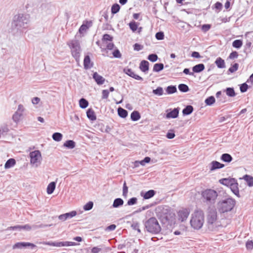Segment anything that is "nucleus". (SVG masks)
Returning <instances> with one entry per match:
<instances>
[{
	"mask_svg": "<svg viewBox=\"0 0 253 253\" xmlns=\"http://www.w3.org/2000/svg\"><path fill=\"white\" fill-rule=\"evenodd\" d=\"M128 25L129 28L133 32H135L138 29V24L134 21H132L130 22H129Z\"/></svg>",
	"mask_w": 253,
	"mask_h": 253,
	"instance_id": "42",
	"label": "nucleus"
},
{
	"mask_svg": "<svg viewBox=\"0 0 253 253\" xmlns=\"http://www.w3.org/2000/svg\"><path fill=\"white\" fill-rule=\"evenodd\" d=\"M139 69L144 73L147 72L149 69V62L144 60L141 61L139 64Z\"/></svg>",
	"mask_w": 253,
	"mask_h": 253,
	"instance_id": "19",
	"label": "nucleus"
},
{
	"mask_svg": "<svg viewBox=\"0 0 253 253\" xmlns=\"http://www.w3.org/2000/svg\"><path fill=\"white\" fill-rule=\"evenodd\" d=\"M56 187V182H51L47 186L46 192L48 194H51L54 191Z\"/></svg>",
	"mask_w": 253,
	"mask_h": 253,
	"instance_id": "28",
	"label": "nucleus"
},
{
	"mask_svg": "<svg viewBox=\"0 0 253 253\" xmlns=\"http://www.w3.org/2000/svg\"><path fill=\"white\" fill-rule=\"evenodd\" d=\"M0 130L1 131L2 135H4L9 131V128L7 126H3L0 128Z\"/></svg>",
	"mask_w": 253,
	"mask_h": 253,
	"instance_id": "58",
	"label": "nucleus"
},
{
	"mask_svg": "<svg viewBox=\"0 0 253 253\" xmlns=\"http://www.w3.org/2000/svg\"><path fill=\"white\" fill-rule=\"evenodd\" d=\"M84 68L87 70L91 68L93 66V62H91L90 58L89 55H85L84 60Z\"/></svg>",
	"mask_w": 253,
	"mask_h": 253,
	"instance_id": "18",
	"label": "nucleus"
},
{
	"mask_svg": "<svg viewBox=\"0 0 253 253\" xmlns=\"http://www.w3.org/2000/svg\"><path fill=\"white\" fill-rule=\"evenodd\" d=\"M203 202L209 206L214 205L218 197L217 192L212 189H206L201 193Z\"/></svg>",
	"mask_w": 253,
	"mask_h": 253,
	"instance_id": "3",
	"label": "nucleus"
},
{
	"mask_svg": "<svg viewBox=\"0 0 253 253\" xmlns=\"http://www.w3.org/2000/svg\"><path fill=\"white\" fill-rule=\"evenodd\" d=\"M178 89L182 92H187L189 90L188 86L184 84H180L178 86Z\"/></svg>",
	"mask_w": 253,
	"mask_h": 253,
	"instance_id": "38",
	"label": "nucleus"
},
{
	"mask_svg": "<svg viewBox=\"0 0 253 253\" xmlns=\"http://www.w3.org/2000/svg\"><path fill=\"white\" fill-rule=\"evenodd\" d=\"M226 95L229 97H234L236 95V93L233 87H227L225 90Z\"/></svg>",
	"mask_w": 253,
	"mask_h": 253,
	"instance_id": "35",
	"label": "nucleus"
},
{
	"mask_svg": "<svg viewBox=\"0 0 253 253\" xmlns=\"http://www.w3.org/2000/svg\"><path fill=\"white\" fill-rule=\"evenodd\" d=\"M204 222V213L201 210L194 211L192 214L190 224L195 229H200L202 228Z\"/></svg>",
	"mask_w": 253,
	"mask_h": 253,
	"instance_id": "4",
	"label": "nucleus"
},
{
	"mask_svg": "<svg viewBox=\"0 0 253 253\" xmlns=\"http://www.w3.org/2000/svg\"><path fill=\"white\" fill-rule=\"evenodd\" d=\"M16 164V161L13 158H10L8 159L4 165V168L5 169H10L14 167Z\"/></svg>",
	"mask_w": 253,
	"mask_h": 253,
	"instance_id": "24",
	"label": "nucleus"
},
{
	"mask_svg": "<svg viewBox=\"0 0 253 253\" xmlns=\"http://www.w3.org/2000/svg\"><path fill=\"white\" fill-rule=\"evenodd\" d=\"M22 116V114L21 113L18 112V111H16L13 115L12 119L13 121L15 123H18L19 122L21 117Z\"/></svg>",
	"mask_w": 253,
	"mask_h": 253,
	"instance_id": "43",
	"label": "nucleus"
},
{
	"mask_svg": "<svg viewBox=\"0 0 253 253\" xmlns=\"http://www.w3.org/2000/svg\"><path fill=\"white\" fill-rule=\"evenodd\" d=\"M243 45V41L241 40H236L232 42V46L236 48H240Z\"/></svg>",
	"mask_w": 253,
	"mask_h": 253,
	"instance_id": "41",
	"label": "nucleus"
},
{
	"mask_svg": "<svg viewBox=\"0 0 253 253\" xmlns=\"http://www.w3.org/2000/svg\"><path fill=\"white\" fill-rule=\"evenodd\" d=\"M141 118L140 113L137 111H133L130 115L131 120L133 121H137Z\"/></svg>",
	"mask_w": 253,
	"mask_h": 253,
	"instance_id": "33",
	"label": "nucleus"
},
{
	"mask_svg": "<svg viewBox=\"0 0 253 253\" xmlns=\"http://www.w3.org/2000/svg\"><path fill=\"white\" fill-rule=\"evenodd\" d=\"M63 137V135L60 132H55L52 134V139L57 142H59L61 140Z\"/></svg>",
	"mask_w": 253,
	"mask_h": 253,
	"instance_id": "40",
	"label": "nucleus"
},
{
	"mask_svg": "<svg viewBox=\"0 0 253 253\" xmlns=\"http://www.w3.org/2000/svg\"><path fill=\"white\" fill-rule=\"evenodd\" d=\"M31 163L38 166L41 162V154L40 151L36 150L30 153Z\"/></svg>",
	"mask_w": 253,
	"mask_h": 253,
	"instance_id": "9",
	"label": "nucleus"
},
{
	"mask_svg": "<svg viewBox=\"0 0 253 253\" xmlns=\"http://www.w3.org/2000/svg\"><path fill=\"white\" fill-rule=\"evenodd\" d=\"M230 188L231 191L238 198L241 197L238 188L237 180L235 179L234 182L230 186Z\"/></svg>",
	"mask_w": 253,
	"mask_h": 253,
	"instance_id": "17",
	"label": "nucleus"
},
{
	"mask_svg": "<svg viewBox=\"0 0 253 253\" xmlns=\"http://www.w3.org/2000/svg\"><path fill=\"white\" fill-rule=\"evenodd\" d=\"M211 171H213L217 169L223 168L224 167V165L221 164L216 161H213L211 163Z\"/></svg>",
	"mask_w": 253,
	"mask_h": 253,
	"instance_id": "20",
	"label": "nucleus"
},
{
	"mask_svg": "<svg viewBox=\"0 0 253 253\" xmlns=\"http://www.w3.org/2000/svg\"><path fill=\"white\" fill-rule=\"evenodd\" d=\"M205 69V65L203 63L196 65L192 68V71L194 73H200Z\"/></svg>",
	"mask_w": 253,
	"mask_h": 253,
	"instance_id": "23",
	"label": "nucleus"
},
{
	"mask_svg": "<svg viewBox=\"0 0 253 253\" xmlns=\"http://www.w3.org/2000/svg\"><path fill=\"white\" fill-rule=\"evenodd\" d=\"M215 64L218 68H224L225 67V62L223 59L221 57H218L216 58Z\"/></svg>",
	"mask_w": 253,
	"mask_h": 253,
	"instance_id": "27",
	"label": "nucleus"
},
{
	"mask_svg": "<svg viewBox=\"0 0 253 253\" xmlns=\"http://www.w3.org/2000/svg\"><path fill=\"white\" fill-rule=\"evenodd\" d=\"M118 114L121 118H126L127 116L128 112L126 110L121 107H119L118 109Z\"/></svg>",
	"mask_w": 253,
	"mask_h": 253,
	"instance_id": "30",
	"label": "nucleus"
},
{
	"mask_svg": "<svg viewBox=\"0 0 253 253\" xmlns=\"http://www.w3.org/2000/svg\"><path fill=\"white\" fill-rule=\"evenodd\" d=\"M133 47L134 50L138 51L143 49V46L140 44L139 43H135L134 44H133Z\"/></svg>",
	"mask_w": 253,
	"mask_h": 253,
	"instance_id": "60",
	"label": "nucleus"
},
{
	"mask_svg": "<svg viewBox=\"0 0 253 253\" xmlns=\"http://www.w3.org/2000/svg\"><path fill=\"white\" fill-rule=\"evenodd\" d=\"M249 86L246 83L241 84L240 86V89L242 93L246 92Z\"/></svg>",
	"mask_w": 253,
	"mask_h": 253,
	"instance_id": "54",
	"label": "nucleus"
},
{
	"mask_svg": "<svg viewBox=\"0 0 253 253\" xmlns=\"http://www.w3.org/2000/svg\"><path fill=\"white\" fill-rule=\"evenodd\" d=\"M88 105V101L85 98H82L79 100V106L82 109L86 108Z\"/></svg>",
	"mask_w": 253,
	"mask_h": 253,
	"instance_id": "37",
	"label": "nucleus"
},
{
	"mask_svg": "<svg viewBox=\"0 0 253 253\" xmlns=\"http://www.w3.org/2000/svg\"><path fill=\"white\" fill-rule=\"evenodd\" d=\"M124 201L120 198H116L114 200L112 207L114 208H118L123 206L124 204Z\"/></svg>",
	"mask_w": 253,
	"mask_h": 253,
	"instance_id": "26",
	"label": "nucleus"
},
{
	"mask_svg": "<svg viewBox=\"0 0 253 253\" xmlns=\"http://www.w3.org/2000/svg\"><path fill=\"white\" fill-rule=\"evenodd\" d=\"M86 116L87 118L92 121L96 119V116L95 114L94 110L92 108H89L86 111Z\"/></svg>",
	"mask_w": 253,
	"mask_h": 253,
	"instance_id": "22",
	"label": "nucleus"
},
{
	"mask_svg": "<svg viewBox=\"0 0 253 253\" xmlns=\"http://www.w3.org/2000/svg\"><path fill=\"white\" fill-rule=\"evenodd\" d=\"M113 56L115 58H120L121 57V53H120V51L118 49H116L113 52Z\"/></svg>",
	"mask_w": 253,
	"mask_h": 253,
	"instance_id": "61",
	"label": "nucleus"
},
{
	"mask_svg": "<svg viewBox=\"0 0 253 253\" xmlns=\"http://www.w3.org/2000/svg\"><path fill=\"white\" fill-rule=\"evenodd\" d=\"M120 9V6L118 3L114 4L111 7V13L113 14L118 13Z\"/></svg>",
	"mask_w": 253,
	"mask_h": 253,
	"instance_id": "45",
	"label": "nucleus"
},
{
	"mask_svg": "<svg viewBox=\"0 0 253 253\" xmlns=\"http://www.w3.org/2000/svg\"><path fill=\"white\" fill-rule=\"evenodd\" d=\"M179 114V109L178 108H174L172 110L170 111L169 112H168L166 114V118L168 119L172 118L175 119L178 116Z\"/></svg>",
	"mask_w": 253,
	"mask_h": 253,
	"instance_id": "21",
	"label": "nucleus"
},
{
	"mask_svg": "<svg viewBox=\"0 0 253 253\" xmlns=\"http://www.w3.org/2000/svg\"><path fill=\"white\" fill-rule=\"evenodd\" d=\"M164 33L162 31L157 32L155 35V37L158 40H163L164 39Z\"/></svg>",
	"mask_w": 253,
	"mask_h": 253,
	"instance_id": "57",
	"label": "nucleus"
},
{
	"mask_svg": "<svg viewBox=\"0 0 253 253\" xmlns=\"http://www.w3.org/2000/svg\"><path fill=\"white\" fill-rule=\"evenodd\" d=\"M166 91L168 94H171L177 91V88L175 85H170L166 88Z\"/></svg>",
	"mask_w": 253,
	"mask_h": 253,
	"instance_id": "36",
	"label": "nucleus"
},
{
	"mask_svg": "<svg viewBox=\"0 0 253 253\" xmlns=\"http://www.w3.org/2000/svg\"><path fill=\"white\" fill-rule=\"evenodd\" d=\"M156 193V192L154 190H149L147 192L142 191L140 192V196L143 198L144 199L147 200L152 198Z\"/></svg>",
	"mask_w": 253,
	"mask_h": 253,
	"instance_id": "14",
	"label": "nucleus"
},
{
	"mask_svg": "<svg viewBox=\"0 0 253 253\" xmlns=\"http://www.w3.org/2000/svg\"><path fill=\"white\" fill-rule=\"evenodd\" d=\"M93 203L92 201H89L88 203H87L84 206V211H89L93 208Z\"/></svg>",
	"mask_w": 253,
	"mask_h": 253,
	"instance_id": "49",
	"label": "nucleus"
},
{
	"mask_svg": "<svg viewBox=\"0 0 253 253\" xmlns=\"http://www.w3.org/2000/svg\"><path fill=\"white\" fill-rule=\"evenodd\" d=\"M124 72L129 76V77L138 81H143V79L142 77L137 75L134 73L132 69L128 68H125L124 69Z\"/></svg>",
	"mask_w": 253,
	"mask_h": 253,
	"instance_id": "12",
	"label": "nucleus"
},
{
	"mask_svg": "<svg viewBox=\"0 0 253 253\" xmlns=\"http://www.w3.org/2000/svg\"><path fill=\"white\" fill-rule=\"evenodd\" d=\"M157 216L162 221H168L171 217V209L168 206H160L156 209Z\"/></svg>",
	"mask_w": 253,
	"mask_h": 253,
	"instance_id": "6",
	"label": "nucleus"
},
{
	"mask_svg": "<svg viewBox=\"0 0 253 253\" xmlns=\"http://www.w3.org/2000/svg\"><path fill=\"white\" fill-rule=\"evenodd\" d=\"M63 146L68 149H73L76 146V143L73 140H68L64 143Z\"/></svg>",
	"mask_w": 253,
	"mask_h": 253,
	"instance_id": "34",
	"label": "nucleus"
},
{
	"mask_svg": "<svg viewBox=\"0 0 253 253\" xmlns=\"http://www.w3.org/2000/svg\"><path fill=\"white\" fill-rule=\"evenodd\" d=\"M238 56V52L236 51H232L229 55L228 58L231 59L237 58Z\"/></svg>",
	"mask_w": 253,
	"mask_h": 253,
	"instance_id": "62",
	"label": "nucleus"
},
{
	"mask_svg": "<svg viewBox=\"0 0 253 253\" xmlns=\"http://www.w3.org/2000/svg\"><path fill=\"white\" fill-rule=\"evenodd\" d=\"M215 101V99L214 97L213 96H211L206 99L205 102L207 105L211 106L214 104Z\"/></svg>",
	"mask_w": 253,
	"mask_h": 253,
	"instance_id": "39",
	"label": "nucleus"
},
{
	"mask_svg": "<svg viewBox=\"0 0 253 253\" xmlns=\"http://www.w3.org/2000/svg\"><path fill=\"white\" fill-rule=\"evenodd\" d=\"M128 193V187L126 185V182L125 181L123 187V196L125 198H126Z\"/></svg>",
	"mask_w": 253,
	"mask_h": 253,
	"instance_id": "51",
	"label": "nucleus"
},
{
	"mask_svg": "<svg viewBox=\"0 0 253 253\" xmlns=\"http://www.w3.org/2000/svg\"><path fill=\"white\" fill-rule=\"evenodd\" d=\"M102 99H107L108 97L109 92L107 89H104L102 91Z\"/></svg>",
	"mask_w": 253,
	"mask_h": 253,
	"instance_id": "63",
	"label": "nucleus"
},
{
	"mask_svg": "<svg viewBox=\"0 0 253 253\" xmlns=\"http://www.w3.org/2000/svg\"><path fill=\"white\" fill-rule=\"evenodd\" d=\"M143 223L144 230L148 233L152 234H157L161 231V227L155 217H150Z\"/></svg>",
	"mask_w": 253,
	"mask_h": 253,
	"instance_id": "2",
	"label": "nucleus"
},
{
	"mask_svg": "<svg viewBox=\"0 0 253 253\" xmlns=\"http://www.w3.org/2000/svg\"><path fill=\"white\" fill-rule=\"evenodd\" d=\"M77 212L75 211H73L69 212H67L64 214H61L58 216V219L62 221H64L68 219H70L76 216Z\"/></svg>",
	"mask_w": 253,
	"mask_h": 253,
	"instance_id": "13",
	"label": "nucleus"
},
{
	"mask_svg": "<svg viewBox=\"0 0 253 253\" xmlns=\"http://www.w3.org/2000/svg\"><path fill=\"white\" fill-rule=\"evenodd\" d=\"M158 57L156 54H150L148 55L147 59L151 62H154L156 61Z\"/></svg>",
	"mask_w": 253,
	"mask_h": 253,
	"instance_id": "52",
	"label": "nucleus"
},
{
	"mask_svg": "<svg viewBox=\"0 0 253 253\" xmlns=\"http://www.w3.org/2000/svg\"><path fill=\"white\" fill-rule=\"evenodd\" d=\"M236 204V201L231 197L219 201L217 203L218 211L221 213L230 211L233 210Z\"/></svg>",
	"mask_w": 253,
	"mask_h": 253,
	"instance_id": "5",
	"label": "nucleus"
},
{
	"mask_svg": "<svg viewBox=\"0 0 253 253\" xmlns=\"http://www.w3.org/2000/svg\"><path fill=\"white\" fill-rule=\"evenodd\" d=\"M87 29H88L86 25H85V24L83 23L80 27L79 32L80 33L82 34L83 33V32L86 31Z\"/></svg>",
	"mask_w": 253,
	"mask_h": 253,
	"instance_id": "64",
	"label": "nucleus"
},
{
	"mask_svg": "<svg viewBox=\"0 0 253 253\" xmlns=\"http://www.w3.org/2000/svg\"><path fill=\"white\" fill-rule=\"evenodd\" d=\"M238 67L239 64L237 63H234L232 66H231L229 68L228 72L231 73H234L238 69Z\"/></svg>",
	"mask_w": 253,
	"mask_h": 253,
	"instance_id": "50",
	"label": "nucleus"
},
{
	"mask_svg": "<svg viewBox=\"0 0 253 253\" xmlns=\"http://www.w3.org/2000/svg\"><path fill=\"white\" fill-rule=\"evenodd\" d=\"M220 159L224 162L230 163L232 161L233 158L229 154L224 153L221 155Z\"/></svg>",
	"mask_w": 253,
	"mask_h": 253,
	"instance_id": "25",
	"label": "nucleus"
},
{
	"mask_svg": "<svg viewBox=\"0 0 253 253\" xmlns=\"http://www.w3.org/2000/svg\"><path fill=\"white\" fill-rule=\"evenodd\" d=\"M153 93L155 95L161 96L163 94L164 91L162 87L159 86L156 89L153 90Z\"/></svg>",
	"mask_w": 253,
	"mask_h": 253,
	"instance_id": "44",
	"label": "nucleus"
},
{
	"mask_svg": "<svg viewBox=\"0 0 253 253\" xmlns=\"http://www.w3.org/2000/svg\"><path fill=\"white\" fill-rule=\"evenodd\" d=\"M193 110L192 106L187 105L182 110V114L184 116L189 115L193 112Z\"/></svg>",
	"mask_w": 253,
	"mask_h": 253,
	"instance_id": "29",
	"label": "nucleus"
},
{
	"mask_svg": "<svg viewBox=\"0 0 253 253\" xmlns=\"http://www.w3.org/2000/svg\"><path fill=\"white\" fill-rule=\"evenodd\" d=\"M69 46L72 56L75 58L76 62L80 61L81 48L80 43L77 40H71L67 42Z\"/></svg>",
	"mask_w": 253,
	"mask_h": 253,
	"instance_id": "7",
	"label": "nucleus"
},
{
	"mask_svg": "<svg viewBox=\"0 0 253 253\" xmlns=\"http://www.w3.org/2000/svg\"><path fill=\"white\" fill-rule=\"evenodd\" d=\"M235 179L234 178H224L219 179V182L220 184L230 187Z\"/></svg>",
	"mask_w": 253,
	"mask_h": 253,
	"instance_id": "15",
	"label": "nucleus"
},
{
	"mask_svg": "<svg viewBox=\"0 0 253 253\" xmlns=\"http://www.w3.org/2000/svg\"><path fill=\"white\" fill-rule=\"evenodd\" d=\"M29 22L28 15L18 13L15 15L12 20L10 30L14 36L20 35L24 29L28 28Z\"/></svg>",
	"mask_w": 253,
	"mask_h": 253,
	"instance_id": "1",
	"label": "nucleus"
},
{
	"mask_svg": "<svg viewBox=\"0 0 253 253\" xmlns=\"http://www.w3.org/2000/svg\"><path fill=\"white\" fill-rule=\"evenodd\" d=\"M113 38L111 36H110L109 34H105L103 36L102 38V41L105 42V41H110L111 42L113 41Z\"/></svg>",
	"mask_w": 253,
	"mask_h": 253,
	"instance_id": "55",
	"label": "nucleus"
},
{
	"mask_svg": "<svg viewBox=\"0 0 253 253\" xmlns=\"http://www.w3.org/2000/svg\"><path fill=\"white\" fill-rule=\"evenodd\" d=\"M92 78L98 85L103 84L105 81V79L102 76L99 75L97 72H94L93 74Z\"/></svg>",
	"mask_w": 253,
	"mask_h": 253,
	"instance_id": "16",
	"label": "nucleus"
},
{
	"mask_svg": "<svg viewBox=\"0 0 253 253\" xmlns=\"http://www.w3.org/2000/svg\"><path fill=\"white\" fill-rule=\"evenodd\" d=\"M104 246L103 245H101L97 247H93L91 249V253H99L100 252L102 251V250L104 248Z\"/></svg>",
	"mask_w": 253,
	"mask_h": 253,
	"instance_id": "46",
	"label": "nucleus"
},
{
	"mask_svg": "<svg viewBox=\"0 0 253 253\" xmlns=\"http://www.w3.org/2000/svg\"><path fill=\"white\" fill-rule=\"evenodd\" d=\"M211 25L208 24H204V25H202V26H201V30L204 33H206L211 29Z\"/></svg>",
	"mask_w": 253,
	"mask_h": 253,
	"instance_id": "56",
	"label": "nucleus"
},
{
	"mask_svg": "<svg viewBox=\"0 0 253 253\" xmlns=\"http://www.w3.org/2000/svg\"><path fill=\"white\" fill-rule=\"evenodd\" d=\"M28 247H30L31 249H33L36 247V245L29 242H17L13 246L12 249L14 250L22 249Z\"/></svg>",
	"mask_w": 253,
	"mask_h": 253,
	"instance_id": "10",
	"label": "nucleus"
},
{
	"mask_svg": "<svg viewBox=\"0 0 253 253\" xmlns=\"http://www.w3.org/2000/svg\"><path fill=\"white\" fill-rule=\"evenodd\" d=\"M217 220V211L214 207H209L208 209L207 220L209 224H213Z\"/></svg>",
	"mask_w": 253,
	"mask_h": 253,
	"instance_id": "8",
	"label": "nucleus"
},
{
	"mask_svg": "<svg viewBox=\"0 0 253 253\" xmlns=\"http://www.w3.org/2000/svg\"><path fill=\"white\" fill-rule=\"evenodd\" d=\"M243 179L247 182V185L249 187L253 186V176L246 174L244 176Z\"/></svg>",
	"mask_w": 253,
	"mask_h": 253,
	"instance_id": "32",
	"label": "nucleus"
},
{
	"mask_svg": "<svg viewBox=\"0 0 253 253\" xmlns=\"http://www.w3.org/2000/svg\"><path fill=\"white\" fill-rule=\"evenodd\" d=\"M190 214L189 209H182L177 212L178 220L181 222L185 221Z\"/></svg>",
	"mask_w": 253,
	"mask_h": 253,
	"instance_id": "11",
	"label": "nucleus"
},
{
	"mask_svg": "<svg viewBox=\"0 0 253 253\" xmlns=\"http://www.w3.org/2000/svg\"><path fill=\"white\" fill-rule=\"evenodd\" d=\"M52 226V224H42V223H41L39 225H33V229H38V228H45V227H50Z\"/></svg>",
	"mask_w": 253,
	"mask_h": 253,
	"instance_id": "47",
	"label": "nucleus"
},
{
	"mask_svg": "<svg viewBox=\"0 0 253 253\" xmlns=\"http://www.w3.org/2000/svg\"><path fill=\"white\" fill-rule=\"evenodd\" d=\"M33 229V226H31L29 224H25L24 225H20V231L21 230H25L29 231Z\"/></svg>",
	"mask_w": 253,
	"mask_h": 253,
	"instance_id": "59",
	"label": "nucleus"
},
{
	"mask_svg": "<svg viewBox=\"0 0 253 253\" xmlns=\"http://www.w3.org/2000/svg\"><path fill=\"white\" fill-rule=\"evenodd\" d=\"M131 227L133 230H136L138 233H141V230L139 228V224L137 222H133L131 224Z\"/></svg>",
	"mask_w": 253,
	"mask_h": 253,
	"instance_id": "48",
	"label": "nucleus"
},
{
	"mask_svg": "<svg viewBox=\"0 0 253 253\" xmlns=\"http://www.w3.org/2000/svg\"><path fill=\"white\" fill-rule=\"evenodd\" d=\"M137 199L136 197H132L129 199L127 202V205L132 206L137 203Z\"/></svg>",
	"mask_w": 253,
	"mask_h": 253,
	"instance_id": "53",
	"label": "nucleus"
},
{
	"mask_svg": "<svg viewBox=\"0 0 253 253\" xmlns=\"http://www.w3.org/2000/svg\"><path fill=\"white\" fill-rule=\"evenodd\" d=\"M164 65L162 63H156L154 65L153 71L154 72H159L163 70Z\"/></svg>",
	"mask_w": 253,
	"mask_h": 253,
	"instance_id": "31",
	"label": "nucleus"
}]
</instances>
